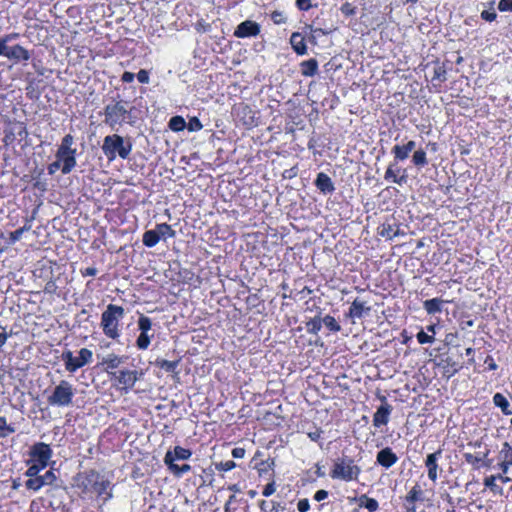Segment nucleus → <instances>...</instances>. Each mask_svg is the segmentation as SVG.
I'll use <instances>...</instances> for the list:
<instances>
[{
    "label": "nucleus",
    "mask_w": 512,
    "mask_h": 512,
    "mask_svg": "<svg viewBox=\"0 0 512 512\" xmlns=\"http://www.w3.org/2000/svg\"><path fill=\"white\" fill-rule=\"evenodd\" d=\"M62 171V162L59 161L57 158L54 162L50 163L47 167V171L49 175H53L58 170Z\"/></svg>",
    "instance_id": "obj_60"
},
{
    "label": "nucleus",
    "mask_w": 512,
    "mask_h": 512,
    "mask_svg": "<svg viewBox=\"0 0 512 512\" xmlns=\"http://www.w3.org/2000/svg\"><path fill=\"white\" fill-rule=\"evenodd\" d=\"M167 469L170 473H172L175 477H182L184 474L191 471L192 467L189 464H182L179 465L177 463L172 464V461L170 464L166 465Z\"/></svg>",
    "instance_id": "obj_37"
},
{
    "label": "nucleus",
    "mask_w": 512,
    "mask_h": 512,
    "mask_svg": "<svg viewBox=\"0 0 512 512\" xmlns=\"http://www.w3.org/2000/svg\"><path fill=\"white\" fill-rule=\"evenodd\" d=\"M15 429L7 423V419L4 416H0V438L7 437L14 433Z\"/></svg>",
    "instance_id": "obj_45"
},
{
    "label": "nucleus",
    "mask_w": 512,
    "mask_h": 512,
    "mask_svg": "<svg viewBox=\"0 0 512 512\" xmlns=\"http://www.w3.org/2000/svg\"><path fill=\"white\" fill-rule=\"evenodd\" d=\"M371 307L365 301L356 298L349 307L346 317L351 319H361L364 315L369 314Z\"/></svg>",
    "instance_id": "obj_22"
},
{
    "label": "nucleus",
    "mask_w": 512,
    "mask_h": 512,
    "mask_svg": "<svg viewBox=\"0 0 512 512\" xmlns=\"http://www.w3.org/2000/svg\"><path fill=\"white\" fill-rule=\"evenodd\" d=\"M26 97L30 100L36 101L40 98L41 92L39 89L35 86L34 82H30L26 88Z\"/></svg>",
    "instance_id": "obj_46"
},
{
    "label": "nucleus",
    "mask_w": 512,
    "mask_h": 512,
    "mask_svg": "<svg viewBox=\"0 0 512 512\" xmlns=\"http://www.w3.org/2000/svg\"><path fill=\"white\" fill-rule=\"evenodd\" d=\"M493 404L500 408L504 415H512V406L505 395L502 393H495L493 396Z\"/></svg>",
    "instance_id": "obj_28"
},
{
    "label": "nucleus",
    "mask_w": 512,
    "mask_h": 512,
    "mask_svg": "<svg viewBox=\"0 0 512 512\" xmlns=\"http://www.w3.org/2000/svg\"><path fill=\"white\" fill-rule=\"evenodd\" d=\"M379 399L381 401V405L377 408L373 415V426L375 428H380L387 425L393 410L392 405L388 403L385 396H379Z\"/></svg>",
    "instance_id": "obj_14"
},
{
    "label": "nucleus",
    "mask_w": 512,
    "mask_h": 512,
    "mask_svg": "<svg viewBox=\"0 0 512 512\" xmlns=\"http://www.w3.org/2000/svg\"><path fill=\"white\" fill-rule=\"evenodd\" d=\"M322 319V324L327 328V330L331 333H338L341 331V325L339 322L331 315H326Z\"/></svg>",
    "instance_id": "obj_41"
},
{
    "label": "nucleus",
    "mask_w": 512,
    "mask_h": 512,
    "mask_svg": "<svg viewBox=\"0 0 512 512\" xmlns=\"http://www.w3.org/2000/svg\"><path fill=\"white\" fill-rule=\"evenodd\" d=\"M314 185L323 195L332 194L335 191L331 177L324 172L317 174Z\"/></svg>",
    "instance_id": "obj_23"
},
{
    "label": "nucleus",
    "mask_w": 512,
    "mask_h": 512,
    "mask_svg": "<svg viewBox=\"0 0 512 512\" xmlns=\"http://www.w3.org/2000/svg\"><path fill=\"white\" fill-rule=\"evenodd\" d=\"M180 359L169 361L163 358H157L154 362V365L160 369L165 370L168 373H173L175 376H178L179 372L177 368L179 366Z\"/></svg>",
    "instance_id": "obj_29"
},
{
    "label": "nucleus",
    "mask_w": 512,
    "mask_h": 512,
    "mask_svg": "<svg viewBox=\"0 0 512 512\" xmlns=\"http://www.w3.org/2000/svg\"><path fill=\"white\" fill-rule=\"evenodd\" d=\"M310 509V503L307 498L300 499L297 503V510L299 512H307Z\"/></svg>",
    "instance_id": "obj_63"
},
{
    "label": "nucleus",
    "mask_w": 512,
    "mask_h": 512,
    "mask_svg": "<svg viewBox=\"0 0 512 512\" xmlns=\"http://www.w3.org/2000/svg\"><path fill=\"white\" fill-rule=\"evenodd\" d=\"M489 454V451H486L483 456H478L475 454H472L470 452H465L463 454V458L466 463L472 465L474 468L478 469L480 468V462L483 461L484 458H486Z\"/></svg>",
    "instance_id": "obj_42"
},
{
    "label": "nucleus",
    "mask_w": 512,
    "mask_h": 512,
    "mask_svg": "<svg viewBox=\"0 0 512 512\" xmlns=\"http://www.w3.org/2000/svg\"><path fill=\"white\" fill-rule=\"evenodd\" d=\"M125 316V310L122 306L108 304L101 314L100 327L103 334L111 339L117 340L121 335V321Z\"/></svg>",
    "instance_id": "obj_4"
},
{
    "label": "nucleus",
    "mask_w": 512,
    "mask_h": 512,
    "mask_svg": "<svg viewBox=\"0 0 512 512\" xmlns=\"http://www.w3.org/2000/svg\"><path fill=\"white\" fill-rule=\"evenodd\" d=\"M323 434V430L319 427H315L314 431L308 432L307 436L310 438V440L317 442L321 439Z\"/></svg>",
    "instance_id": "obj_62"
},
{
    "label": "nucleus",
    "mask_w": 512,
    "mask_h": 512,
    "mask_svg": "<svg viewBox=\"0 0 512 512\" xmlns=\"http://www.w3.org/2000/svg\"><path fill=\"white\" fill-rule=\"evenodd\" d=\"M144 375L141 369L121 368L110 376L109 381L121 394H128Z\"/></svg>",
    "instance_id": "obj_6"
},
{
    "label": "nucleus",
    "mask_w": 512,
    "mask_h": 512,
    "mask_svg": "<svg viewBox=\"0 0 512 512\" xmlns=\"http://www.w3.org/2000/svg\"><path fill=\"white\" fill-rule=\"evenodd\" d=\"M498 10L500 12H512V0H500Z\"/></svg>",
    "instance_id": "obj_59"
},
{
    "label": "nucleus",
    "mask_w": 512,
    "mask_h": 512,
    "mask_svg": "<svg viewBox=\"0 0 512 512\" xmlns=\"http://www.w3.org/2000/svg\"><path fill=\"white\" fill-rule=\"evenodd\" d=\"M102 151L110 161L117 156L125 160L128 159L132 151V143L119 134L108 135L103 140Z\"/></svg>",
    "instance_id": "obj_5"
},
{
    "label": "nucleus",
    "mask_w": 512,
    "mask_h": 512,
    "mask_svg": "<svg viewBox=\"0 0 512 512\" xmlns=\"http://www.w3.org/2000/svg\"><path fill=\"white\" fill-rule=\"evenodd\" d=\"M340 11L345 17H351L356 14L357 7L351 2H344L340 6Z\"/></svg>",
    "instance_id": "obj_50"
},
{
    "label": "nucleus",
    "mask_w": 512,
    "mask_h": 512,
    "mask_svg": "<svg viewBox=\"0 0 512 512\" xmlns=\"http://www.w3.org/2000/svg\"><path fill=\"white\" fill-rule=\"evenodd\" d=\"M270 17H271V20H272L275 24H277V25H279V24H283V23H285V22H286V17L284 16L283 12L278 11V10L273 11V12L271 13Z\"/></svg>",
    "instance_id": "obj_57"
},
{
    "label": "nucleus",
    "mask_w": 512,
    "mask_h": 512,
    "mask_svg": "<svg viewBox=\"0 0 512 512\" xmlns=\"http://www.w3.org/2000/svg\"><path fill=\"white\" fill-rule=\"evenodd\" d=\"M58 290H59V287L57 285L55 278H51L49 281H47V283L45 284L44 289H43L44 293L50 294V295L58 294Z\"/></svg>",
    "instance_id": "obj_53"
},
{
    "label": "nucleus",
    "mask_w": 512,
    "mask_h": 512,
    "mask_svg": "<svg viewBox=\"0 0 512 512\" xmlns=\"http://www.w3.org/2000/svg\"><path fill=\"white\" fill-rule=\"evenodd\" d=\"M276 491V484H275V481L272 480L271 482L267 483L263 490H262V495L264 497H269L271 496L272 494H274Z\"/></svg>",
    "instance_id": "obj_58"
},
{
    "label": "nucleus",
    "mask_w": 512,
    "mask_h": 512,
    "mask_svg": "<svg viewBox=\"0 0 512 512\" xmlns=\"http://www.w3.org/2000/svg\"><path fill=\"white\" fill-rule=\"evenodd\" d=\"M490 9L489 10H483L481 12V18L487 22H493L497 18V13L494 10V1H491L489 3Z\"/></svg>",
    "instance_id": "obj_49"
},
{
    "label": "nucleus",
    "mask_w": 512,
    "mask_h": 512,
    "mask_svg": "<svg viewBox=\"0 0 512 512\" xmlns=\"http://www.w3.org/2000/svg\"><path fill=\"white\" fill-rule=\"evenodd\" d=\"M153 338V335H149L148 333H141L136 339V347L139 350H146L148 349L151 339Z\"/></svg>",
    "instance_id": "obj_44"
},
{
    "label": "nucleus",
    "mask_w": 512,
    "mask_h": 512,
    "mask_svg": "<svg viewBox=\"0 0 512 512\" xmlns=\"http://www.w3.org/2000/svg\"><path fill=\"white\" fill-rule=\"evenodd\" d=\"M186 127L190 132L200 131L203 128V125L199 118L192 117L189 119L188 123H186Z\"/></svg>",
    "instance_id": "obj_54"
},
{
    "label": "nucleus",
    "mask_w": 512,
    "mask_h": 512,
    "mask_svg": "<svg viewBox=\"0 0 512 512\" xmlns=\"http://www.w3.org/2000/svg\"><path fill=\"white\" fill-rule=\"evenodd\" d=\"M438 81V84L441 85L443 82L446 81V70L438 66L434 69V75L432 77V82Z\"/></svg>",
    "instance_id": "obj_51"
},
{
    "label": "nucleus",
    "mask_w": 512,
    "mask_h": 512,
    "mask_svg": "<svg viewBox=\"0 0 512 512\" xmlns=\"http://www.w3.org/2000/svg\"><path fill=\"white\" fill-rule=\"evenodd\" d=\"M422 493L423 491L418 484L413 486L405 496V507L415 506V503L421 500Z\"/></svg>",
    "instance_id": "obj_33"
},
{
    "label": "nucleus",
    "mask_w": 512,
    "mask_h": 512,
    "mask_svg": "<svg viewBox=\"0 0 512 512\" xmlns=\"http://www.w3.org/2000/svg\"><path fill=\"white\" fill-rule=\"evenodd\" d=\"M446 301L442 300L441 298H432L425 300L423 302V307L427 314L434 315L436 313H439L442 311L443 303Z\"/></svg>",
    "instance_id": "obj_30"
},
{
    "label": "nucleus",
    "mask_w": 512,
    "mask_h": 512,
    "mask_svg": "<svg viewBox=\"0 0 512 512\" xmlns=\"http://www.w3.org/2000/svg\"><path fill=\"white\" fill-rule=\"evenodd\" d=\"M72 489L82 500L92 499L93 496L103 504L113 498L112 482L94 468L76 473L72 478Z\"/></svg>",
    "instance_id": "obj_1"
},
{
    "label": "nucleus",
    "mask_w": 512,
    "mask_h": 512,
    "mask_svg": "<svg viewBox=\"0 0 512 512\" xmlns=\"http://www.w3.org/2000/svg\"><path fill=\"white\" fill-rule=\"evenodd\" d=\"M140 111L129 101L113 99L103 109L104 124L112 130H118L124 125L135 127L140 117Z\"/></svg>",
    "instance_id": "obj_2"
},
{
    "label": "nucleus",
    "mask_w": 512,
    "mask_h": 512,
    "mask_svg": "<svg viewBox=\"0 0 512 512\" xmlns=\"http://www.w3.org/2000/svg\"><path fill=\"white\" fill-rule=\"evenodd\" d=\"M192 454L193 453L191 449L177 445L172 450L170 449L165 453L163 461L165 465H168L172 459V464H174L177 460L190 459Z\"/></svg>",
    "instance_id": "obj_20"
},
{
    "label": "nucleus",
    "mask_w": 512,
    "mask_h": 512,
    "mask_svg": "<svg viewBox=\"0 0 512 512\" xmlns=\"http://www.w3.org/2000/svg\"><path fill=\"white\" fill-rule=\"evenodd\" d=\"M260 31L261 27L257 22L245 20L236 27L233 35L236 38H249L257 36Z\"/></svg>",
    "instance_id": "obj_15"
},
{
    "label": "nucleus",
    "mask_w": 512,
    "mask_h": 512,
    "mask_svg": "<svg viewBox=\"0 0 512 512\" xmlns=\"http://www.w3.org/2000/svg\"><path fill=\"white\" fill-rule=\"evenodd\" d=\"M360 474L361 468L348 456L337 458L329 473L332 479L344 482L356 481Z\"/></svg>",
    "instance_id": "obj_7"
},
{
    "label": "nucleus",
    "mask_w": 512,
    "mask_h": 512,
    "mask_svg": "<svg viewBox=\"0 0 512 512\" xmlns=\"http://www.w3.org/2000/svg\"><path fill=\"white\" fill-rule=\"evenodd\" d=\"M235 495H231L224 505V512H238V508L235 506L236 503H240Z\"/></svg>",
    "instance_id": "obj_52"
},
{
    "label": "nucleus",
    "mask_w": 512,
    "mask_h": 512,
    "mask_svg": "<svg viewBox=\"0 0 512 512\" xmlns=\"http://www.w3.org/2000/svg\"><path fill=\"white\" fill-rule=\"evenodd\" d=\"M257 505L260 512H280V508L281 510L284 509L281 507L280 502L277 501L268 502L266 500H259Z\"/></svg>",
    "instance_id": "obj_38"
},
{
    "label": "nucleus",
    "mask_w": 512,
    "mask_h": 512,
    "mask_svg": "<svg viewBox=\"0 0 512 512\" xmlns=\"http://www.w3.org/2000/svg\"><path fill=\"white\" fill-rule=\"evenodd\" d=\"M215 469L218 472H228L237 467V464L233 460L221 461L215 463Z\"/></svg>",
    "instance_id": "obj_47"
},
{
    "label": "nucleus",
    "mask_w": 512,
    "mask_h": 512,
    "mask_svg": "<svg viewBox=\"0 0 512 512\" xmlns=\"http://www.w3.org/2000/svg\"><path fill=\"white\" fill-rule=\"evenodd\" d=\"M28 228L26 226H23V227H20L14 231H12L9 235V240H10V243H15L16 241L20 240V238L22 237L23 233L27 230Z\"/></svg>",
    "instance_id": "obj_56"
},
{
    "label": "nucleus",
    "mask_w": 512,
    "mask_h": 512,
    "mask_svg": "<svg viewBox=\"0 0 512 512\" xmlns=\"http://www.w3.org/2000/svg\"><path fill=\"white\" fill-rule=\"evenodd\" d=\"M412 163L417 168H423V167L428 165L429 162H428V159H427V154H426V152L422 148L416 150L413 153V155H412Z\"/></svg>",
    "instance_id": "obj_39"
},
{
    "label": "nucleus",
    "mask_w": 512,
    "mask_h": 512,
    "mask_svg": "<svg viewBox=\"0 0 512 512\" xmlns=\"http://www.w3.org/2000/svg\"><path fill=\"white\" fill-rule=\"evenodd\" d=\"M156 228H158V232L160 234V237L163 238V239L174 238L176 236V231L168 223L156 224Z\"/></svg>",
    "instance_id": "obj_43"
},
{
    "label": "nucleus",
    "mask_w": 512,
    "mask_h": 512,
    "mask_svg": "<svg viewBox=\"0 0 512 512\" xmlns=\"http://www.w3.org/2000/svg\"><path fill=\"white\" fill-rule=\"evenodd\" d=\"M53 456L51 446L44 442L34 443L28 451V459L25 461L27 470L24 472L25 476H36L44 470Z\"/></svg>",
    "instance_id": "obj_3"
},
{
    "label": "nucleus",
    "mask_w": 512,
    "mask_h": 512,
    "mask_svg": "<svg viewBox=\"0 0 512 512\" xmlns=\"http://www.w3.org/2000/svg\"><path fill=\"white\" fill-rule=\"evenodd\" d=\"M416 338H417V341L419 342V344H427V343L431 344L435 341L434 335H428L423 330H420L416 334Z\"/></svg>",
    "instance_id": "obj_55"
},
{
    "label": "nucleus",
    "mask_w": 512,
    "mask_h": 512,
    "mask_svg": "<svg viewBox=\"0 0 512 512\" xmlns=\"http://www.w3.org/2000/svg\"><path fill=\"white\" fill-rule=\"evenodd\" d=\"M378 233L380 236L391 240L398 235V230L395 225L390 223H383L379 226Z\"/></svg>",
    "instance_id": "obj_36"
},
{
    "label": "nucleus",
    "mask_w": 512,
    "mask_h": 512,
    "mask_svg": "<svg viewBox=\"0 0 512 512\" xmlns=\"http://www.w3.org/2000/svg\"><path fill=\"white\" fill-rule=\"evenodd\" d=\"M438 367L442 370V376L450 379L456 373L459 372L461 367L455 362L452 358L447 357L445 359H441L438 363Z\"/></svg>",
    "instance_id": "obj_25"
},
{
    "label": "nucleus",
    "mask_w": 512,
    "mask_h": 512,
    "mask_svg": "<svg viewBox=\"0 0 512 512\" xmlns=\"http://www.w3.org/2000/svg\"><path fill=\"white\" fill-rule=\"evenodd\" d=\"M233 113L236 118L248 128L257 124L255 112L247 103L240 102L236 104L233 108Z\"/></svg>",
    "instance_id": "obj_13"
},
{
    "label": "nucleus",
    "mask_w": 512,
    "mask_h": 512,
    "mask_svg": "<svg viewBox=\"0 0 512 512\" xmlns=\"http://www.w3.org/2000/svg\"><path fill=\"white\" fill-rule=\"evenodd\" d=\"M168 127L173 132H181L186 128V121L182 116L176 115L170 118Z\"/></svg>",
    "instance_id": "obj_40"
},
{
    "label": "nucleus",
    "mask_w": 512,
    "mask_h": 512,
    "mask_svg": "<svg viewBox=\"0 0 512 512\" xmlns=\"http://www.w3.org/2000/svg\"><path fill=\"white\" fill-rule=\"evenodd\" d=\"M126 359V356H120L115 353H110L102 359L100 364L103 368V371H105L108 375V378H110V376H112L113 373L119 370L120 366L124 363Z\"/></svg>",
    "instance_id": "obj_16"
},
{
    "label": "nucleus",
    "mask_w": 512,
    "mask_h": 512,
    "mask_svg": "<svg viewBox=\"0 0 512 512\" xmlns=\"http://www.w3.org/2000/svg\"><path fill=\"white\" fill-rule=\"evenodd\" d=\"M65 369L69 373H75L78 369L92 362L93 352L88 348H81L78 356H74L72 351L65 350L61 354Z\"/></svg>",
    "instance_id": "obj_10"
},
{
    "label": "nucleus",
    "mask_w": 512,
    "mask_h": 512,
    "mask_svg": "<svg viewBox=\"0 0 512 512\" xmlns=\"http://www.w3.org/2000/svg\"><path fill=\"white\" fill-rule=\"evenodd\" d=\"M396 162H391L384 174V179L389 182H393L398 185H403L407 182L406 170L396 167Z\"/></svg>",
    "instance_id": "obj_19"
},
{
    "label": "nucleus",
    "mask_w": 512,
    "mask_h": 512,
    "mask_svg": "<svg viewBox=\"0 0 512 512\" xmlns=\"http://www.w3.org/2000/svg\"><path fill=\"white\" fill-rule=\"evenodd\" d=\"M415 146L416 143L413 140H409L403 145H395L391 151L394 156V162L398 163L400 161L406 160L409 157L411 151L414 150Z\"/></svg>",
    "instance_id": "obj_24"
},
{
    "label": "nucleus",
    "mask_w": 512,
    "mask_h": 512,
    "mask_svg": "<svg viewBox=\"0 0 512 512\" xmlns=\"http://www.w3.org/2000/svg\"><path fill=\"white\" fill-rule=\"evenodd\" d=\"M295 4L300 11H308L312 8L311 0H296Z\"/></svg>",
    "instance_id": "obj_61"
},
{
    "label": "nucleus",
    "mask_w": 512,
    "mask_h": 512,
    "mask_svg": "<svg viewBox=\"0 0 512 512\" xmlns=\"http://www.w3.org/2000/svg\"><path fill=\"white\" fill-rule=\"evenodd\" d=\"M441 457L442 449L439 448L435 452L428 454L425 459L427 475L432 482H435L438 479V470L440 469L438 462Z\"/></svg>",
    "instance_id": "obj_17"
},
{
    "label": "nucleus",
    "mask_w": 512,
    "mask_h": 512,
    "mask_svg": "<svg viewBox=\"0 0 512 512\" xmlns=\"http://www.w3.org/2000/svg\"><path fill=\"white\" fill-rule=\"evenodd\" d=\"M319 64L315 58L302 61L300 63V72L304 77H313L318 73Z\"/></svg>",
    "instance_id": "obj_27"
},
{
    "label": "nucleus",
    "mask_w": 512,
    "mask_h": 512,
    "mask_svg": "<svg viewBox=\"0 0 512 512\" xmlns=\"http://www.w3.org/2000/svg\"><path fill=\"white\" fill-rule=\"evenodd\" d=\"M359 506L366 508L369 512H375L379 509V503L375 498H371L366 494L359 497Z\"/></svg>",
    "instance_id": "obj_35"
},
{
    "label": "nucleus",
    "mask_w": 512,
    "mask_h": 512,
    "mask_svg": "<svg viewBox=\"0 0 512 512\" xmlns=\"http://www.w3.org/2000/svg\"><path fill=\"white\" fill-rule=\"evenodd\" d=\"M28 479L25 481V487L27 490L37 492L44 486L58 487L57 481L58 476L54 472V469L47 470L43 475L36 474V476H27Z\"/></svg>",
    "instance_id": "obj_11"
},
{
    "label": "nucleus",
    "mask_w": 512,
    "mask_h": 512,
    "mask_svg": "<svg viewBox=\"0 0 512 512\" xmlns=\"http://www.w3.org/2000/svg\"><path fill=\"white\" fill-rule=\"evenodd\" d=\"M74 137L72 134H66L56 151V158L62 162V173L69 174L76 166L77 149L73 147Z\"/></svg>",
    "instance_id": "obj_8"
},
{
    "label": "nucleus",
    "mask_w": 512,
    "mask_h": 512,
    "mask_svg": "<svg viewBox=\"0 0 512 512\" xmlns=\"http://www.w3.org/2000/svg\"><path fill=\"white\" fill-rule=\"evenodd\" d=\"M152 328V321L149 317L141 315L138 319V329L141 333H148Z\"/></svg>",
    "instance_id": "obj_48"
},
{
    "label": "nucleus",
    "mask_w": 512,
    "mask_h": 512,
    "mask_svg": "<svg viewBox=\"0 0 512 512\" xmlns=\"http://www.w3.org/2000/svg\"><path fill=\"white\" fill-rule=\"evenodd\" d=\"M498 468L503 474H507L512 467V445L509 442L502 443L498 453Z\"/></svg>",
    "instance_id": "obj_18"
},
{
    "label": "nucleus",
    "mask_w": 512,
    "mask_h": 512,
    "mask_svg": "<svg viewBox=\"0 0 512 512\" xmlns=\"http://www.w3.org/2000/svg\"><path fill=\"white\" fill-rule=\"evenodd\" d=\"M497 477L499 475H489L483 479V485L486 489H488L493 495L501 496L503 494V488L496 483Z\"/></svg>",
    "instance_id": "obj_32"
},
{
    "label": "nucleus",
    "mask_w": 512,
    "mask_h": 512,
    "mask_svg": "<svg viewBox=\"0 0 512 512\" xmlns=\"http://www.w3.org/2000/svg\"><path fill=\"white\" fill-rule=\"evenodd\" d=\"M290 44L297 55L307 54V45L304 36L300 32H293L290 37Z\"/></svg>",
    "instance_id": "obj_26"
},
{
    "label": "nucleus",
    "mask_w": 512,
    "mask_h": 512,
    "mask_svg": "<svg viewBox=\"0 0 512 512\" xmlns=\"http://www.w3.org/2000/svg\"><path fill=\"white\" fill-rule=\"evenodd\" d=\"M76 389L67 380H61L47 396V403L52 407H68L73 404Z\"/></svg>",
    "instance_id": "obj_9"
},
{
    "label": "nucleus",
    "mask_w": 512,
    "mask_h": 512,
    "mask_svg": "<svg viewBox=\"0 0 512 512\" xmlns=\"http://www.w3.org/2000/svg\"><path fill=\"white\" fill-rule=\"evenodd\" d=\"M0 56L13 60L14 63H19L27 62L30 59L31 54L28 49L21 46L20 44L7 46L0 43Z\"/></svg>",
    "instance_id": "obj_12"
},
{
    "label": "nucleus",
    "mask_w": 512,
    "mask_h": 512,
    "mask_svg": "<svg viewBox=\"0 0 512 512\" xmlns=\"http://www.w3.org/2000/svg\"><path fill=\"white\" fill-rule=\"evenodd\" d=\"M136 76L140 83H142V84L149 83V72L147 70H145V69L139 70V72L137 73Z\"/></svg>",
    "instance_id": "obj_64"
},
{
    "label": "nucleus",
    "mask_w": 512,
    "mask_h": 512,
    "mask_svg": "<svg viewBox=\"0 0 512 512\" xmlns=\"http://www.w3.org/2000/svg\"><path fill=\"white\" fill-rule=\"evenodd\" d=\"M397 461L398 456L390 447L381 449L376 456V463L385 469L391 468Z\"/></svg>",
    "instance_id": "obj_21"
},
{
    "label": "nucleus",
    "mask_w": 512,
    "mask_h": 512,
    "mask_svg": "<svg viewBox=\"0 0 512 512\" xmlns=\"http://www.w3.org/2000/svg\"><path fill=\"white\" fill-rule=\"evenodd\" d=\"M305 327H306V331L309 334L317 335L321 331V328H322V319H321L320 313L318 315H316L315 317L310 318L305 323Z\"/></svg>",
    "instance_id": "obj_34"
},
{
    "label": "nucleus",
    "mask_w": 512,
    "mask_h": 512,
    "mask_svg": "<svg viewBox=\"0 0 512 512\" xmlns=\"http://www.w3.org/2000/svg\"><path fill=\"white\" fill-rule=\"evenodd\" d=\"M160 239H161V237L158 232V228H156V227L154 230L145 231L142 236L143 245L148 248H152V247L156 246L158 244V242L160 241Z\"/></svg>",
    "instance_id": "obj_31"
}]
</instances>
